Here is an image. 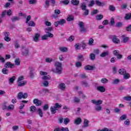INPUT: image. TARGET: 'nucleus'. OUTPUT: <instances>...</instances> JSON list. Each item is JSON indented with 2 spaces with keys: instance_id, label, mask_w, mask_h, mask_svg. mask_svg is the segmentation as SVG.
Instances as JSON below:
<instances>
[{
  "instance_id": "1",
  "label": "nucleus",
  "mask_w": 131,
  "mask_h": 131,
  "mask_svg": "<svg viewBox=\"0 0 131 131\" xmlns=\"http://www.w3.org/2000/svg\"><path fill=\"white\" fill-rule=\"evenodd\" d=\"M53 27H48L45 29V31L47 34H45L41 37V40H46L49 37H54V34L51 33V31H53Z\"/></svg>"
},
{
  "instance_id": "2",
  "label": "nucleus",
  "mask_w": 131,
  "mask_h": 131,
  "mask_svg": "<svg viewBox=\"0 0 131 131\" xmlns=\"http://www.w3.org/2000/svg\"><path fill=\"white\" fill-rule=\"evenodd\" d=\"M54 66L55 67L54 72L57 74H62V72L63 71V67L62 63L59 61H56L54 64Z\"/></svg>"
},
{
  "instance_id": "3",
  "label": "nucleus",
  "mask_w": 131,
  "mask_h": 131,
  "mask_svg": "<svg viewBox=\"0 0 131 131\" xmlns=\"http://www.w3.org/2000/svg\"><path fill=\"white\" fill-rule=\"evenodd\" d=\"M62 107V105L60 103H56L54 104V106H52L50 108V111L52 114H56V113L58 110Z\"/></svg>"
},
{
  "instance_id": "4",
  "label": "nucleus",
  "mask_w": 131,
  "mask_h": 131,
  "mask_svg": "<svg viewBox=\"0 0 131 131\" xmlns=\"http://www.w3.org/2000/svg\"><path fill=\"white\" fill-rule=\"evenodd\" d=\"M28 97V94L27 93H25L23 94V92H19L18 93L17 98L18 100H21V99H27Z\"/></svg>"
},
{
  "instance_id": "5",
  "label": "nucleus",
  "mask_w": 131,
  "mask_h": 131,
  "mask_svg": "<svg viewBox=\"0 0 131 131\" xmlns=\"http://www.w3.org/2000/svg\"><path fill=\"white\" fill-rule=\"evenodd\" d=\"M78 26L80 27V31L81 32H86V28L84 27V23L78 21Z\"/></svg>"
},
{
  "instance_id": "6",
  "label": "nucleus",
  "mask_w": 131,
  "mask_h": 131,
  "mask_svg": "<svg viewBox=\"0 0 131 131\" xmlns=\"http://www.w3.org/2000/svg\"><path fill=\"white\" fill-rule=\"evenodd\" d=\"M66 23V20L64 18L60 19L59 21L54 22L55 27H58L59 25H63Z\"/></svg>"
},
{
  "instance_id": "7",
  "label": "nucleus",
  "mask_w": 131,
  "mask_h": 131,
  "mask_svg": "<svg viewBox=\"0 0 131 131\" xmlns=\"http://www.w3.org/2000/svg\"><path fill=\"white\" fill-rule=\"evenodd\" d=\"M113 54L115 55V56H117V59H121V58H122V55H120L119 51L118 50H114L113 51Z\"/></svg>"
},
{
  "instance_id": "8",
  "label": "nucleus",
  "mask_w": 131,
  "mask_h": 131,
  "mask_svg": "<svg viewBox=\"0 0 131 131\" xmlns=\"http://www.w3.org/2000/svg\"><path fill=\"white\" fill-rule=\"evenodd\" d=\"M91 102L93 104H95V105H96V106H98L101 105V104H103V101L101 100H96L93 99L91 101Z\"/></svg>"
},
{
  "instance_id": "9",
  "label": "nucleus",
  "mask_w": 131,
  "mask_h": 131,
  "mask_svg": "<svg viewBox=\"0 0 131 131\" xmlns=\"http://www.w3.org/2000/svg\"><path fill=\"white\" fill-rule=\"evenodd\" d=\"M20 105L19 106V109L20 110H22V109H23V108H24V107H25V104H27V103H28V101L27 100H21L20 101Z\"/></svg>"
},
{
  "instance_id": "10",
  "label": "nucleus",
  "mask_w": 131,
  "mask_h": 131,
  "mask_svg": "<svg viewBox=\"0 0 131 131\" xmlns=\"http://www.w3.org/2000/svg\"><path fill=\"white\" fill-rule=\"evenodd\" d=\"M33 103L35 104L36 106H41V103H42V102L38 99H35L33 100Z\"/></svg>"
},
{
  "instance_id": "11",
  "label": "nucleus",
  "mask_w": 131,
  "mask_h": 131,
  "mask_svg": "<svg viewBox=\"0 0 131 131\" xmlns=\"http://www.w3.org/2000/svg\"><path fill=\"white\" fill-rule=\"evenodd\" d=\"M14 66H15V64H12L10 62H7L5 65L6 68H14Z\"/></svg>"
},
{
  "instance_id": "12",
  "label": "nucleus",
  "mask_w": 131,
  "mask_h": 131,
  "mask_svg": "<svg viewBox=\"0 0 131 131\" xmlns=\"http://www.w3.org/2000/svg\"><path fill=\"white\" fill-rule=\"evenodd\" d=\"M97 91L98 92H100L101 93H104L105 91H106V89L103 86H99L97 88Z\"/></svg>"
},
{
  "instance_id": "13",
  "label": "nucleus",
  "mask_w": 131,
  "mask_h": 131,
  "mask_svg": "<svg viewBox=\"0 0 131 131\" xmlns=\"http://www.w3.org/2000/svg\"><path fill=\"white\" fill-rule=\"evenodd\" d=\"M68 128L63 127L61 128H56L54 129V131H69Z\"/></svg>"
},
{
  "instance_id": "14",
  "label": "nucleus",
  "mask_w": 131,
  "mask_h": 131,
  "mask_svg": "<svg viewBox=\"0 0 131 131\" xmlns=\"http://www.w3.org/2000/svg\"><path fill=\"white\" fill-rule=\"evenodd\" d=\"M58 88L61 91H64V90L66 89V85H65V83H61L59 84Z\"/></svg>"
},
{
  "instance_id": "15",
  "label": "nucleus",
  "mask_w": 131,
  "mask_h": 131,
  "mask_svg": "<svg viewBox=\"0 0 131 131\" xmlns=\"http://www.w3.org/2000/svg\"><path fill=\"white\" fill-rule=\"evenodd\" d=\"M71 3L73 6H78L79 5V0H71Z\"/></svg>"
},
{
  "instance_id": "16",
  "label": "nucleus",
  "mask_w": 131,
  "mask_h": 131,
  "mask_svg": "<svg viewBox=\"0 0 131 131\" xmlns=\"http://www.w3.org/2000/svg\"><path fill=\"white\" fill-rule=\"evenodd\" d=\"M84 69H85V70H93L94 67L91 65H86L84 67Z\"/></svg>"
},
{
  "instance_id": "17",
  "label": "nucleus",
  "mask_w": 131,
  "mask_h": 131,
  "mask_svg": "<svg viewBox=\"0 0 131 131\" xmlns=\"http://www.w3.org/2000/svg\"><path fill=\"white\" fill-rule=\"evenodd\" d=\"M39 36H40V35L38 33H37L35 35L34 37H33V39L35 42H37V41H38V38H39Z\"/></svg>"
},
{
  "instance_id": "18",
  "label": "nucleus",
  "mask_w": 131,
  "mask_h": 131,
  "mask_svg": "<svg viewBox=\"0 0 131 131\" xmlns=\"http://www.w3.org/2000/svg\"><path fill=\"white\" fill-rule=\"evenodd\" d=\"M103 15L102 14H98L95 17V19L96 20H97V21H100L101 20H102L103 19Z\"/></svg>"
},
{
  "instance_id": "19",
  "label": "nucleus",
  "mask_w": 131,
  "mask_h": 131,
  "mask_svg": "<svg viewBox=\"0 0 131 131\" xmlns=\"http://www.w3.org/2000/svg\"><path fill=\"white\" fill-rule=\"evenodd\" d=\"M119 73L122 75H124V74H126V71L124 69H121L119 70Z\"/></svg>"
},
{
  "instance_id": "20",
  "label": "nucleus",
  "mask_w": 131,
  "mask_h": 131,
  "mask_svg": "<svg viewBox=\"0 0 131 131\" xmlns=\"http://www.w3.org/2000/svg\"><path fill=\"white\" fill-rule=\"evenodd\" d=\"M95 3H96V4L97 5V6H100L101 7H104V6H105V3L104 2H102V3H101L100 1H95Z\"/></svg>"
},
{
  "instance_id": "21",
  "label": "nucleus",
  "mask_w": 131,
  "mask_h": 131,
  "mask_svg": "<svg viewBox=\"0 0 131 131\" xmlns=\"http://www.w3.org/2000/svg\"><path fill=\"white\" fill-rule=\"evenodd\" d=\"M59 51H60V52H62V53H65L68 51V49H67V47H62L59 48Z\"/></svg>"
},
{
  "instance_id": "22",
  "label": "nucleus",
  "mask_w": 131,
  "mask_h": 131,
  "mask_svg": "<svg viewBox=\"0 0 131 131\" xmlns=\"http://www.w3.org/2000/svg\"><path fill=\"white\" fill-rule=\"evenodd\" d=\"M26 83H27V81H24L22 82H18V86H24V85H25V84H26Z\"/></svg>"
},
{
  "instance_id": "23",
  "label": "nucleus",
  "mask_w": 131,
  "mask_h": 131,
  "mask_svg": "<svg viewBox=\"0 0 131 131\" xmlns=\"http://www.w3.org/2000/svg\"><path fill=\"white\" fill-rule=\"evenodd\" d=\"M14 108H15V106L13 104L9 105L7 107L8 111H12V110H14Z\"/></svg>"
},
{
  "instance_id": "24",
  "label": "nucleus",
  "mask_w": 131,
  "mask_h": 131,
  "mask_svg": "<svg viewBox=\"0 0 131 131\" xmlns=\"http://www.w3.org/2000/svg\"><path fill=\"white\" fill-rule=\"evenodd\" d=\"M81 122V119L80 118H78L77 119H76L74 121L75 124H80Z\"/></svg>"
},
{
  "instance_id": "25",
  "label": "nucleus",
  "mask_w": 131,
  "mask_h": 131,
  "mask_svg": "<svg viewBox=\"0 0 131 131\" xmlns=\"http://www.w3.org/2000/svg\"><path fill=\"white\" fill-rule=\"evenodd\" d=\"M119 82H120V80L118 79H114V80H113V82H112V83L113 84H118Z\"/></svg>"
},
{
  "instance_id": "26",
  "label": "nucleus",
  "mask_w": 131,
  "mask_h": 131,
  "mask_svg": "<svg viewBox=\"0 0 131 131\" xmlns=\"http://www.w3.org/2000/svg\"><path fill=\"white\" fill-rule=\"evenodd\" d=\"M22 52H23V54L24 56H27V55H28L29 51L27 49L23 48Z\"/></svg>"
},
{
  "instance_id": "27",
  "label": "nucleus",
  "mask_w": 131,
  "mask_h": 131,
  "mask_svg": "<svg viewBox=\"0 0 131 131\" xmlns=\"http://www.w3.org/2000/svg\"><path fill=\"white\" fill-rule=\"evenodd\" d=\"M12 22H16V21H19L20 17L18 16H14L11 18Z\"/></svg>"
},
{
  "instance_id": "28",
  "label": "nucleus",
  "mask_w": 131,
  "mask_h": 131,
  "mask_svg": "<svg viewBox=\"0 0 131 131\" xmlns=\"http://www.w3.org/2000/svg\"><path fill=\"white\" fill-rule=\"evenodd\" d=\"M109 55V52L108 51H106L105 52H103L101 55L100 57H106V56H108Z\"/></svg>"
},
{
  "instance_id": "29",
  "label": "nucleus",
  "mask_w": 131,
  "mask_h": 131,
  "mask_svg": "<svg viewBox=\"0 0 131 131\" xmlns=\"http://www.w3.org/2000/svg\"><path fill=\"white\" fill-rule=\"evenodd\" d=\"M112 41L115 43H119V39L117 38L115 36L113 38Z\"/></svg>"
},
{
  "instance_id": "30",
  "label": "nucleus",
  "mask_w": 131,
  "mask_h": 131,
  "mask_svg": "<svg viewBox=\"0 0 131 131\" xmlns=\"http://www.w3.org/2000/svg\"><path fill=\"white\" fill-rule=\"evenodd\" d=\"M42 79L43 80H49V79H51V76L50 75L43 76L42 77Z\"/></svg>"
},
{
  "instance_id": "31",
  "label": "nucleus",
  "mask_w": 131,
  "mask_h": 131,
  "mask_svg": "<svg viewBox=\"0 0 131 131\" xmlns=\"http://www.w3.org/2000/svg\"><path fill=\"white\" fill-rule=\"evenodd\" d=\"M89 120L84 119V125L83 126V127H88V126H89Z\"/></svg>"
},
{
  "instance_id": "32",
  "label": "nucleus",
  "mask_w": 131,
  "mask_h": 131,
  "mask_svg": "<svg viewBox=\"0 0 131 131\" xmlns=\"http://www.w3.org/2000/svg\"><path fill=\"white\" fill-rule=\"evenodd\" d=\"M45 7L46 9H48L50 7V0H46Z\"/></svg>"
},
{
  "instance_id": "33",
  "label": "nucleus",
  "mask_w": 131,
  "mask_h": 131,
  "mask_svg": "<svg viewBox=\"0 0 131 131\" xmlns=\"http://www.w3.org/2000/svg\"><path fill=\"white\" fill-rule=\"evenodd\" d=\"M108 80L106 78H102L101 80V83H107L108 82Z\"/></svg>"
},
{
  "instance_id": "34",
  "label": "nucleus",
  "mask_w": 131,
  "mask_h": 131,
  "mask_svg": "<svg viewBox=\"0 0 131 131\" xmlns=\"http://www.w3.org/2000/svg\"><path fill=\"white\" fill-rule=\"evenodd\" d=\"M81 8L82 11H84L85 10H86V5H85V3H83L81 4Z\"/></svg>"
},
{
  "instance_id": "35",
  "label": "nucleus",
  "mask_w": 131,
  "mask_h": 131,
  "mask_svg": "<svg viewBox=\"0 0 131 131\" xmlns=\"http://www.w3.org/2000/svg\"><path fill=\"white\" fill-rule=\"evenodd\" d=\"M29 26H31L32 27H34L35 26V23L33 21H30L28 23Z\"/></svg>"
},
{
  "instance_id": "36",
  "label": "nucleus",
  "mask_w": 131,
  "mask_h": 131,
  "mask_svg": "<svg viewBox=\"0 0 131 131\" xmlns=\"http://www.w3.org/2000/svg\"><path fill=\"white\" fill-rule=\"evenodd\" d=\"M60 3V4H63V5L67 6V5L69 4V0H64L63 1H61Z\"/></svg>"
},
{
  "instance_id": "37",
  "label": "nucleus",
  "mask_w": 131,
  "mask_h": 131,
  "mask_svg": "<svg viewBox=\"0 0 131 131\" xmlns=\"http://www.w3.org/2000/svg\"><path fill=\"white\" fill-rule=\"evenodd\" d=\"M123 75H124L123 78H124V79H128V78L130 77V75H129V74L126 73V74H125Z\"/></svg>"
},
{
  "instance_id": "38",
  "label": "nucleus",
  "mask_w": 131,
  "mask_h": 131,
  "mask_svg": "<svg viewBox=\"0 0 131 131\" xmlns=\"http://www.w3.org/2000/svg\"><path fill=\"white\" fill-rule=\"evenodd\" d=\"M14 63L16 66H19L20 65V59L19 58L15 59Z\"/></svg>"
},
{
  "instance_id": "39",
  "label": "nucleus",
  "mask_w": 131,
  "mask_h": 131,
  "mask_svg": "<svg viewBox=\"0 0 131 131\" xmlns=\"http://www.w3.org/2000/svg\"><path fill=\"white\" fill-rule=\"evenodd\" d=\"M75 50H77V51L80 50V45L78 43L75 44Z\"/></svg>"
},
{
  "instance_id": "40",
  "label": "nucleus",
  "mask_w": 131,
  "mask_h": 131,
  "mask_svg": "<svg viewBox=\"0 0 131 131\" xmlns=\"http://www.w3.org/2000/svg\"><path fill=\"white\" fill-rule=\"evenodd\" d=\"M45 61L47 63H52L53 62V59L52 58H46Z\"/></svg>"
},
{
  "instance_id": "41",
  "label": "nucleus",
  "mask_w": 131,
  "mask_h": 131,
  "mask_svg": "<svg viewBox=\"0 0 131 131\" xmlns=\"http://www.w3.org/2000/svg\"><path fill=\"white\" fill-rule=\"evenodd\" d=\"M2 72L3 74H8V73H9V71H8V69H7V68H5L3 69Z\"/></svg>"
},
{
  "instance_id": "42",
  "label": "nucleus",
  "mask_w": 131,
  "mask_h": 131,
  "mask_svg": "<svg viewBox=\"0 0 131 131\" xmlns=\"http://www.w3.org/2000/svg\"><path fill=\"white\" fill-rule=\"evenodd\" d=\"M95 110L96 111H101L102 110V106L101 105H97L95 106Z\"/></svg>"
},
{
  "instance_id": "43",
  "label": "nucleus",
  "mask_w": 131,
  "mask_h": 131,
  "mask_svg": "<svg viewBox=\"0 0 131 131\" xmlns=\"http://www.w3.org/2000/svg\"><path fill=\"white\" fill-rule=\"evenodd\" d=\"M69 122H70V120H69V119L68 118H65L64 119V120H63V123H64V124H68V123H69Z\"/></svg>"
},
{
  "instance_id": "44",
  "label": "nucleus",
  "mask_w": 131,
  "mask_h": 131,
  "mask_svg": "<svg viewBox=\"0 0 131 131\" xmlns=\"http://www.w3.org/2000/svg\"><path fill=\"white\" fill-rule=\"evenodd\" d=\"M109 10L112 11V12H114L115 11V7L113 5H110L109 6Z\"/></svg>"
},
{
  "instance_id": "45",
  "label": "nucleus",
  "mask_w": 131,
  "mask_h": 131,
  "mask_svg": "<svg viewBox=\"0 0 131 131\" xmlns=\"http://www.w3.org/2000/svg\"><path fill=\"white\" fill-rule=\"evenodd\" d=\"M74 19V16L73 15L69 16L67 18V21H72Z\"/></svg>"
},
{
  "instance_id": "46",
  "label": "nucleus",
  "mask_w": 131,
  "mask_h": 131,
  "mask_svg": "<svg viewBox=\"0 0 131 131\" xmlns=\"http://www.w3.org/2000/svg\"><path fill=\"white\" fill-rule=\"evenodd\" d=\"M38 114H39L40 117H42L43 113H42V111H41V109L39 108L38 110Z\"/></svg>"
},
{
  "instance_id": "47",
  "label": "nucleus",
  "mask_w": 131,
  "mask_h": 131,
  "mask_svg": "<svg viewBox=\"0 0 131 131\" xmlns=\"http://www.w3.org/2000/svg\"><path fill=\"white\" fill-rule=\"evenodd\" d=\"M54 13L55 14H56V15H60V14H61V11H60V10L58 9H56L54 10Z\"/></svg>"
},
{
  "instance_id": "48",
  "label": "nucleus",
  "mask_w": 131,
  "mask_h": 131,
  "mask_svg": "<svg viewBox=\"0 0 131 131\" xmlns=\"http://www.w3.org/2000/svg\"><path fill=\"white\" fill-rule=\"evenodd\" d=\"M90 58L91 60H95L96 59V56L95 54L92 53L90 54Z\"/></svg>"
},
{
  "instance_id": "49",
  "label": "nucleus",
  "mask_w": 131,
  "mask_h": 131,
  "mask_svg": "<svg viewBox=\"0 0 131 131\" xmlns=\"http://www.w3.org/2000/svg\"><path fill=\"white\" fill-rule=\"evenodd\" d=\"M15 79H16V77L15 76H13L12 77H11L9 79V82L11 83H13L14 82V80H15Z\"/></svg>"
},
{
  "instance_id": "50",
  "label": "nucleus",
  "mask_w": 131,
  "mask_h": 131,
  "mask_svg": "<svg viewBox=\"0 0 131 131\" xmlns=\"http://www.w3.org/2000/svg\"><path fill=\"white\" fill-rule=\"evenodd\" d=\"M42 84L43 86H49V82L47 80L44 81L42 82Z\"/></svg>"
},
{
  "instance_id": "51",
  "label": "nucleus",
  "mask_w": 131,
  "mask_h": 131,
  "mask_svg": "<svg viewBox=\"0 0 131 131\" xmlns=\"http://www.w3.org/2000/svg\"><path fill=\"white\" fill-rule=\"evenodd\" d=\"M29 3L30 5H34V4H36V0H30Z\"/></svg>"
},
{
  "instance_id": "52",
  "label": "nucleus",
  "mask_w": 131,
  "mask_h": 131,
  "mask_svg": "<svg viewBox=\"0 0 131 131\" xmlns=\"http://www.w3.org/2000/svg\"><path fill=\"white\" fill-rule=\"evenodd\" d=\"M58 59L60 61H64L65 58H64V56H63V55H60L58 56Z\"/></svg>"
},
{
  "instance_id": "53",
  "label": "nucleus",
  "mask_w": 131,
  "mask_h": 131,
  "mask_svg": "<svg viewBox=\"0 0 131 131\" xmlns=\"http://www.w3.org/2000/svg\"><path fill=\"white\" fill-rule=\"evenodd\" d=\"M81 62H77L75 64L76 67H77L78 68H79V67H81Z\"/></svg>"
},
{
  "instance_id": "54",
  "label": "nucleus",
  "mask_w": 131,
  "mask_h": 131,
  "mask_svg": "<svg viewBox=\"0 0 131 131\" xmlns=\"http://www.w3.org/2000/svg\"><path fill=\"white\" fill-rule=\"evenodd\" d=\"M94 5H95V2L92 0L89 3L88 7H93Z\"/></svg>"
},
{
  "instance_id": "55",
  "label": "nucleus",
  "mask_w": 131,
  "mask_h": 131,
  "mask_svg": "<svg viewBox=\"0 0 131 131\" xmlns=\"http://www.w3.org/2000/svg\"><path fill=\"white\" fill-rule=\"evenodd\" d=\"M31 19V16L28 15L26 18V23L27 24L29 21H30V19Z\"/></svg>"
},
{
  "instance_id": "56",
  "label": "nucleus",
  "mask_w": 131,
  "mask_h": 131,
  "mask_svg": "<svg viewBox=\"0 0 131 131\" xmlns=\"http://www.w3.org/2000/svg\"><path fill=\"white\" fill-rule=\"evenodd\" d=\"M124 100L125 101H131V97L130 96H126L123 98Z\"/></svg>"
},
{
  "instance_id": "57",
  "label": "nucleus",
  "mask_w": 131,
  "mask_h": 131,
  "mask_svg": "<svg viewBox=\"0 0 131 131\" xmlns=\"http://www.w3.org/2000/svg\"><path fill=\"white\" fill-rule=\"evenodd\" d=\"M31 112H34L36 110V107L34 106H31L30 107Z\"/></svg>"
},
{
  "instance_id": "58",
  "label": "nucleus",
  "mask_w": 131,
  "mask_h": 131,
  "mask_svg": "<svg viewBox=\"0 0 131 131\" xmlns=\"http://www.w3.org/2000/svg\"><path fill=\"white\" fill-rule=\"evenodd\" d=\"M89 46H92L93 43H94V39L91 38L89 41Z\"/></svg>"
},
{
  "instance_id": "59",
  "label": "nucleus",
  "mask_w": 131,
  "mask_h": 131,
  "mask_svg": "<svg viewBox=\"0 0 131 131\" xmlns=\"http://www.w3.org/2000/svg\"><path fill=\"white\" fill-rule=\"evenodd\" d=\"M40 75H43L44 76H46V75H48V72H43L42 71H41L40 72Z\"/></svg>"
},
{
  "instance_id": "60",
  "label": "nucleus",
  "mask_w": 131,
  "mask_h": 131,
  "mask_svg": "<svg viewBox=\"0 0 131 131\" xmlns=\"http://www.w3.org/2000/svg\"><path fill=\"white\" fill-rule=\"evenodd\" d=\"M123 42H127L128 40V37H125L124 35H122Z\"/></svg>"
},
{
  "instance_id": "61",
  "label": "nucleus",
  "mask_w": 131,
  "mask_h": 131,
  "mask_svg": "<svg viewBox=\"0 0 131 131\" xmlns=\"http://www.w3.org/2000/svg\"><path fill=\"white\" fill-rule=\"evenodd\" d=\"M121 120H124L126 119V115H123L120 117Z\"/></svg>"
},
{
  "instance_id": "62",
  "label": "nucleus",
  "mask_w": 131,
  "mask_h": 131,
  "mask_svg": "<svg viewBox=\"0 0 131 131\" xmlns=\"http://www.w3.org/2000/svg\"><path fill=\"white\" fill-rule=\"evenodd\" d=\"M2 109V110H8V106L6 104H3Z\"/></svg>"
},
{
  "instance_id": "63",
  "label": "nucleus",
  "mask_w": 131,
  "mask_h": 131,
  "mask_svg": "<svg viewBox=\"0 0 131 131\" xmlns=\"http://www.w3.org/2000/svg\"><path fill=\"white\" fill-rule=\"evenodd\" d=\"M82 84H83V85L85 86V88H88V86H90L89 85V84L88 83V82H86V81L82 82Z\"/></svg>"
},
{
  "instance_id": "64",
  "label": "nucleus",
  "mask_w": 131,
  "mask_h": 131,
  "mask_svg": "<svg viewBox=\"0 0 131 131\" xmlns=\"http://www.w3.org/2000/svg\"><path fill=\"white\" fill-rule=\"evenodd\" d=\"M97 131H112V130L109 129L107 128H104L102 130L98 129Z\"/></svg>"
}]
</instances>
